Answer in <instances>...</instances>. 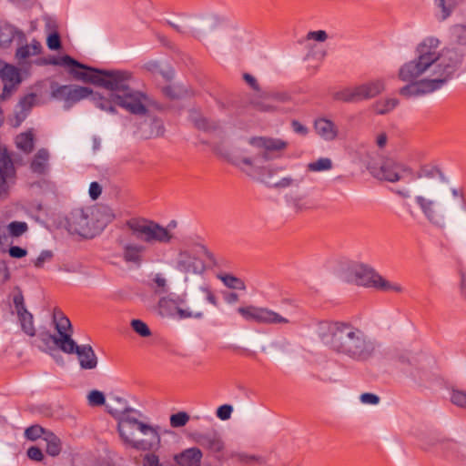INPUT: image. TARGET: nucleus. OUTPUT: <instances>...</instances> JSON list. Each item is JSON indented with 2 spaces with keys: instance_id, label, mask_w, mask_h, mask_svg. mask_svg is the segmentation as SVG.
Segmentation results:
<instances>
[{
  "instance_id": "nucleus-6",
  "label": "nucleus",
  "mask_w": 466,
  "mask_h": 466,
  "mask_svg": "<svg viewBox=\"0 0 466 466\" xmlns=\"http://www.w3.org/2000/svg\"><path fill=\"white\" fill-rule=\"evenodd\" d=\"M215 264V258L207 247L194 241L180 245L171 259V266L186 276L202 275Z\"/></svg>"
},
{
  "instance_id": "nucleus-50",
  "label": "nucleus",
  "mask_w": 466,
  "mask_h": 466,
  "mask_svg": "<svg viewBox=\"0 0 466 466\" xmlns=\"http://www.w3.org/2000/svg\"><path fill=\"white\" fill-rule=\"evenodd\" d=\"M360 401L364 404L376 405L380 401V398L373 393H363L360 395Z\"/></svg>"
},
{
  "instance_id": "nucleus-36",
  "label": "nucleus",
  "mask_w": 466,
  "mask_h": 466,
  "mask_svg": "<svg viewBox=\"0 0 466 466\" xmlns=\"http://www.w3.org/2000/svg\"><path fill=\"white\" fill-rule=\"evenodd\" d=\"M398 100L395 98H387L376 102L374 108L378 114H386L396 107Z\"/></svg>"
},
{
  "instance_id": "nucleus-19",
  "label": "nucleus",
  "mask_w": 466,
  "mask_h": 466,
  "mask_svg": "<svg viewBox=\"0 0 466 466\" xmlns=\"http://www.w3.org/2000/svg\"><path fill=\"white\" fill-rule=\"evenodd\" d=\"M73 350L68 354L76 353L80 364L84 370H93L97 366V358L90 345L78 346L74 341Z\"/></svg>"
},
{
  "instance_id": "nucleus-20",
  "label": "nucleus",
  "mask_w": 466,
  "mask_h": 466,
  "mask_svg": "<svg viewBox=\"0 0 466 466\" xmlns=\"http://www.w3.org/2000/svg\"><path fill=\"white\" fill-rule=\"evenodd\" d=\"M50 152L46 148H40L30 160L29 167L32 173L45 176L49 171Z\"/></svg>"
},
{
  "instance_id": "nucleus-26",
  "label": "nucleus",
  "mask_w": 466,
  "mask_h": 466,
  "mask_svg": "<svg viewBox=\"0 0 466 466\" xmlns=\"http://www.w3.org/2000/svg\"><path fill=\"white\" fill-rule=\"evenodd\" d=\"M229 459L241 465H261L264 463L262 457L246 452L230 451L228 460Z\"/></svg>"
},
{
  "instance_id": "nucleus-15",
  "label": "nucleus",
  "mask_w": 466,
  "mask_h": 466,
  "mask_svg": "<svg viewBox=\"0 0 466 466\" xmlns=\"http://www.w3.org/2000/svg\"><path fill=\"white\" fill-rule=\"evenodd\" d=\"M238 312L248 321H255L260 324H288L289 320L279 313L266 308L258 306L239 307Z\"/></svg>"
},
{
  "instance_id": "nucleus-23",
  "label": "nucleus",
  "mask_w": 466,
  "mask_h": 466,
  "mask_svg": "<svg viewBox=\"0 0 466 466\" xmlns=\"http://www.w3.org/2000/svg\"><path fill=\"white\" fill-rule=\"evenodd\" d=\"M202 456L198 448H189L176 455L175 461L180 466H200Z\"/></svg>"
},
{
  "instance_id": "nucleus-43",
  "label": "nucleus",
  "mask_w": 466,
  "mask_h": 466,
  "mask_svg": "<svg viewBox=\"0 0 466 466\" xmlns=\"http://www.w3.org/2000/svg\"><path fill=\"white\" fill-rule=\"evenodd\" d=\"M450 399L454 405L466 408V391L453 389L451 391Z\"/></svg>"
},
{
  "instance_id": "nucleus-9",
  "label": "nucleus",
  "mask_w": 466,
  "mask_h": 466,
  "mask_svg": "<svg viewBox=\"0 0 466 466\" xmlns=\"http://www.w3.org/2000/svg\"><path fill=\"white\" fill-rule=\"evenodd\" d=\"M118 74L125 75L122 81V86L116 88H106L111 91L110 101H100L97 106L106 111H114L112 103L117 105L128 112L137 115L145 114L147 104V97L140 92L132 90L129 86L131 74L127 71H116Z\"/></svg>"
},
{
  "instance_id": "nucleus-41",
  "label": "nucleus",
  "mask_w": 466,
  "mask_h": 466,
  "mask_svg": "<svg viewBox=\"0 0 466 466\" xmlns=\"http://www.w3.org/2000/svg\"><path fill=\"white\" fill-rule=\"evenodd\" d=\"M47 432L48 431H46L41 426L33 425L25 430V436L30 441H35L42 436L44 438Z\"/></svg>"
},
{
  "instance_id": "nucleus-30",
  "label": "nucleus",
  "mask_w": 466,
  "mask_h": 466,
  "mask_svg": "<svg viewBox=\"0 0 466 466\" xmlns=\"http://www.w3.org/2000/svg\"><path fill=\"white\" fill-rule=\"evenodd\" d=\"M35 101L36 96L34 94H29L20 100L18 105L20 111L16 113L17 124H20L25 118L27 112L35 105Z\"/></svg>"
},
{
  "instance_id": "nucleus-44",
  "label": "nucleus",
  "mask_w": 466,
  "mask_h": 466,
  "mask_svg": "<svg viewBox=\"0 0 466 466\" xmlns=\"http://www.w3.org/2000/svg\"><path fill=\"white\" fill-rule=\"evenodd\" d=\"M153 282L155 283V291L157 293H164L168 289L167 280L161 273H157L155 275L153 279Z\"/></svg>"
},
{
  "instance_id": "nucleus-22",
  "label": "nucleus",
  "mask_w": 466,
  "mask_h": 466,
  "mask_svg": "<svg viewBox=\"0 0 466 466\" xmlns=\"http://www.w3.org/2000/svg\"><path fill=\"white\" fill-rule=\"evenodd\" d=\"M57 93L67 101L77 102L89 96L92 94V90L86 86H63L57 90Z\"/></svg>"
},
{
  "instance_id": "nucleus-58",
  "label": "nucleus",
  "mask_w": 466,
  "mask_h": 466,
  "mask_svg": "<svg viewBox=\"0 0 466 466\" xmlns=\"http://www.w3.org/2000/svg\"><path fill=\"white\" fill-rule=\"evenodd\" d=\"M388 141V137L385 133H380L376 137V144L379 147L382 148L386 146Z\"/></svg>"
},
{
  "instance_id": "nucleus-16",
  "label": "nucleus",
  "mask_w": 466,
  "mask_h": 466,
  "mask_svg": "<svg viewBox=\"0 0 466 466\" xmlns=\"http://www.w3.org/2000/svg\"><path fill=\"white\" fill-rule=\"evenodd\" d=\"M198 444L213 453L219 461H228V453L222 437L217 432H207L198 436Z\"/></svg>"
},
{
  "instance_id": "nucleus-49",
  "label": "nucleus",
  "mask_w": 466,
  "mask_h": 466,
  "mask_svg": "<svg viewBox=\"0 0 466 466\" xmlns=\"http://www.w3.org/2000/svg\"><path fill=\"white\" fill-rule=\"evenodd\" d=\"M8 253L10 257L15 258H21L27 255L26 249L20 248L18 246H12L9 248Z\"/></svg>"
},
{
  "instance_id": "nucleus-52",
  "label": "nucleus",
  "mask_w": 466,
  "mask_h": 466,
  "mask_svg": "<svg viewBox=\"0 0 466 466\" xmlns=\"http://www.w3.org/2000/svg\"><path fill=\"white\" fill-rule=\"evenodd\" d=\"M27 456L35 461H41L44 458L42 451L37 447H31L27 450Z\"/></svg>"
},
{
  "instance_id": "nucleus-56",
  "label": "nucleus",
  "mask_w": 466,
  "mask_h": 466,
  "mask_svg": "<svg viewBox=\"0 0 466 466\" xmlns=\"http://www.w3.org/2000/svg\"><path fill=\"white\" fill-rule=\"evenodd\" d=\"M9 279V272L6 266L0 260V282H5Z\"/></svg>"
},
{
  "instance_id": "nucleus-17",
  "label": "nucleus",
  "mask_w": 466,
  "mask_h": 466,
  "mask_svg": "<svg viewBox=\"0 0 466 466\" xmlns=\"http://www.w3.org/2000/svg\"><path fill=\"white\" fill-rule=\"evenodd\" d=\"M14 310L16 312L22 329L28 336L35 335L33 315L25 309V299L21 290L16 289L13 293Z\"/></svg>"
},
{
  "instance_id": "nucleus-32",
  "label": "nucleus",
  "mask_w": 466,
  "mask_h": 466,
  "mask_svg": "<svg viewBox=\"0 0 466 466\" xmlns=\"http://www.w3.org/2000/svg\"><path fill=\"white\" fill-rule=\"evenodd\" d=\"M434 5L439 10L440 18L445 20L452 14L457 3L456 0H434Z\"/></svg>"
},
{
  "instance_id": "nucleus-59",
  "label": "nucleus",
  "mask_w": 466,
  "mask_h": 466,
  "mask_svg": "<svg viewBox=\"0 0 466 466\" xmlns=\"http://www.w3.org/2000/svg\"><path fill=\"white\" fill-rule=\"evenodd\" d=\"M443 186V183L441 179L433 183L432 185H430L428 187V189L434 194L441 193L442 191L441 187Z\"/></svg>"
},
{
  "instance_id": "nucleus-7",
  "label": "nucleus",
  "mask_w": 466,
  "mask_h": 466,
  "mask_svg": "<svg viewBox=\"0 0 466 466\" xmlns=\"http://www.w3.org/2000/svg\"><path fill=\"white\" fill-rule=\"evenodd\" d=\"M51 63L67 68L68 73L76 80L91 83L105 88L122 86L121 83L123 77H125V75L118 74L116 71H103L86 66L67 55L55 58Z\"/></svg>"
},
{
  "instance_id": "nucleus-24",
  "label": "nucleus",
  "mask_w": 466,
  "mask_h": 466,
  "mask_svg": "<svg viewBox=\"0 0 466 466\" xmlns=\"http://www.w3.org/2000/svg\"><path fill=\"white\" fill-rule=\"evenodd\" d=\"M147 248L143 244L127 243L123 248V258L127 262L139 264L143 260Z\"/></svg>"
},
{
  "instance_id": "nucleus-48",
  "label": "nucleus",
  "mask_w": 466,
  "mask_h": 466,
  "mask_svg": "<svg viewBox=\"0 0 466 466\" xmlns=\"http://www.w3.org/2000/svg\"><path fill=\"white\" fill-rule=\"evenodd\" d=\"M232 411L233 408L231 405L224 404L218 408L216 414L220 420H227L230 418Z\"/></svg>"
},
{
  "instance_id": "nucleus-25",
  "label": "nucleus",
  "mask_w": 466,
  "mask_h": 466,
  "mask_svg": "<svg viewBox=\"0 0 466 466\" xmlns=\"http://www.w3.org/2000/svg\"><path fill=\"white\" fill-rule=\"evenodd\" d=\"M360 94L361 100L369 99L380 94L384 88V81L382 79H376L365 84L360 85Z\"/></svg>"
},
{
  "instance_id": "nucleus-38",
  "label": "nucleus",
  "mask_w": 466,
  "mask_h": 466,
  "mask_svg": "<svg viewBox=\"0 0 466 466\" xmlns=\"http://www.w3.org/2000/svg\"><path fill=\"white\" fill-rule=\"evenodd\" d=\"M27 229V224L22 221H13L7 226L9 235L15 238L22 236Z\"/></svg>"
},
{
  "instance_id": "nucleus-11",
  "label": "nucleus",
  "mask_w": 466,
  "mask_h": 466,
  "mask_svg": "<svg viewBox=\"0 0 466 466\" xmlns=\"http://www.w3.org/2000/svg\"><path fill=\"white\" fill-rule=\"evenodd\" d=\"M347 279L356 285L373 288L382 292L399 294L404 291L400 283L383 278L371 267L362 263H354L350 266Z\"/></svg>"
},
{
  "instance_id": "nucleus-8",
  "label": "nucleus",
  "mask_w": 466,
  "mask_h": 466,
  "mask_svg": "<svg viewBox=\"0 0 466 466\" xmlns=\"http://www.w3.org/2000/svg\"><path fill=\"white\" fill-rule=\"evenodd\" d=\"M118 74L125 75L122 81V86L116 88H106L111 91L110 101H100L97 106L106 111H114L112 103L117 105L128 112L137 115L145 114L147 104V97L140 92L132 90L129 86L131 74L127 71H116Z\"/></svg>"
},
{
  "instance_id": "nucleus-42",
  "label": "nucleus",
  "mask_w": 466,
  "mask_h": 466,
  "mask_svg": "<svg viewBox=\"0 0 466 466\" xmlns=\"http://www.w3.org/2000/svg\"><path fill=\"white\" fill-rule=\"evenodd\" d=\"M131 327L133 330L141 337L146 338L151 335L148 326L140 319H133L131 321Z\"/></svg>"
},
{
  "instance_id": "nucleus-39",
  "label": "nucleus",
  "mask_w": 466,
  "mask_h": 466,
  "mask_svg": "<svg viewBox=\"0 0 466 466\" xmlns=\"http://www.w3.org/2000/svg\"><path fill=\"white\" fill-rule=\"evenodd\" d=\"M87 402L92 407L102 406L105 404L106 398L102 391L97 390H91L87 396Z\"/></svg>"
},
{
  "instance_id": "nucleus-60",
  "label": "nucleus",
  "mask_w": 466,
  "mask_h": 466,
  "mask_svg": "<svg viewBox=\"0 0 466 466\" xmlns=\"http://www.w3.org/2000/svg\"><path fill=\"white\" fill-rule=\"evenodd\" d=\"M225 300L228 304H234L238 301V295L236 293H229L225 296Z\"/></svg>"
},
{
  "instance_id": "nucleus-3",
  "label": "nucleus",
  "mask_w": 466,
  "mask_h": 466,
  "mask_svg": "<svg viewBox=\"0 0 466 466\" xmlns=\"http://www.w3.org/2000/svg\"><path fill=\"white\" fill-rule=\"evenodd\" d=\"M288 142L273 137H254L243 141L232 163L252 177L264 175L263 162L268 160L269 154L287 148Z\"/></svg>"
},
{
  "instance_id": "nucleus-53",
  "label": "nucleus",
  "mask_w": 466,
  "mask_h": 466,
  "mask_svg": "<svg viewBox=\"0 0 466 466\" xmlns=\"http://www.w3.org/2000/svg\"><path fill=\"white\" fill-rule=\"evenodd\" d=\"M102 192L101 186L97 182H92L89 187V196L92 199H96Z\"/></svg>"
},
{
  "instance_id": "nucleus-45",
  "label": "nucleus",
  "mask_w": 466,
  "mask_h": 466,
  "mask_svg": "<svg viewBox=\"0 0 466 466\" xmlns=\"http://www.w3.org/2000/svg\"><path fill=\"white\" fill-rule=\"evenodd\" d=\"M46 46L50 50H59L61 48V39L57 32H52L46 38Z\"/></svg>"
},
{
  "instance_id": "nucleus-4",
  "label": "nucleus",
  "mask_w": 466,
  "mask_h": 466,
  "mask_svg": "<svg viewBox=\"0 0 466 466\" xmlns=\"http://www.w3.org/2000/svg\"><path fill=\"white\" fill-rule=\"evenodd\" d=\"M117 431L124 444L137 451H153L160 446L158 427L138 420L132 411L114 414Z\"/></svg>"
},
{
  "instance_id": "nucleus-55",
  "label": "nucleus",
  "mask_w": 466,
  "mask_h": 466,
  "mask_svg": "<svg viewBox=\"0 0 466 466\" xmlns=\"http://www.w3.org/2000/svg\"><path fill=\"white\" fill-rule=\"evenodd\" d=\"M291 126H292L294 132H296L297 134H299L301 136H306L309 132L308 128L297 120H293L291 122Z\"/></svg>"
},
{
  "instance_id": "nucleus-13",
  "label": "nucleus",
  "mask_w": 466,
  "mask_h": 466,
  "mask_svg": "<svg viewBox=\"0 0 466 466\" xmlns=\"http://www.w3.org/2000/svg\"><path fill=\"white\" fill-rule=\"evenodd\" d=\"M370 173L374 177L390 183H408L414 179V170L407 164L393 158H386L379 167H371Z\"/></svg>"
},
{
  "instance_id": "nucleus-29",
  "label": "nucleus",
  "mask_w": 466,
  "mask_h": 466,
  "mask_svg": "<svg viewBox=\"0 0 466 466\" xmlns=\"http://www.w3.org/2000/svg\"><path fill=\"white\" fill-rule=\"evenodd\" d=\"M0 76L5 84H8L10 86L14 87L16 84L20 83L19 72L13 66L5 65L1 69Z\"/></svg>"
},
{
  "instance_id": "nucleus-12",
  "label": "nucleus",
  "mask_w": 466,
  "mask_h": 466,
  "mask_svg": "<svg viewBox=\"0 0 466 466\" xmlns=\"http://www.w3.org/2000/svg\"><path fill=\"white\" fill-rule=\"evenodd\" d=\"M125 228L131 237L149 245L167 244L173 238L172 233L167 228L140 217L127 219Z\"/></svg>"
},
{
  "instance_id": "nucleus-21",
  "label": "nucleus",
  "mask_w": 466,
  "mask_h": 466,
  "mask_svg": "<svg viewBox=\"0 0 466 466\" xmlns=\"http://www.w3.org/2000/svg\"><path fill=\"white\" fill-rule=\"evenodd\" d=\"M314 129L324 140L332 141L338 137L339 129L331 120L320 117L315 120Z\"/></svg>"
},
{
  "instance_id": "nucleus-64",
  "label": "nucleus",
  "mask_w": 466,
  "mask_h": 466,
  "mask_svg": "<svg viewBox=\"0 0 466 466\" xmlns=\"http://www.w3.org/2000/svg\"><path fill=\"white\" fill-rule=\"evenodd\" d=\"M461 290H462L463 295L466 298V278L465 277H462V279H461Z\"/></svg>"
},
{
  "instance_id": "nucleus-28",
  "label": "nucleus",
  "mask_w": 466,
  "mask_h": 466,
  "mask_svg": "<svg viewBox=\"0 0 466 466\" xmlns=\"http://www.w3.org/2000/svg\"><path fill=\"white\" fill-rule=\"evenodd\" d=\"M16 147L25 153H30L35 147V134L32 130L21 133L15 137Z\"/></svg>"
},
{
  "instance_id": "nucleus-14",
  "label": "nucleus",
  "mask_w": 466,
  "mask_h": 466,
  "mask_svg": "<svg viewBox=\"0 0 466 466\" xmlns=\"http://www.w3.org/2000/svg\"><path fill=\"white\" fill-rule=\"evenodd\" d=\"M158 308L162 316L177 319H201L204 315L201 310H191L187 307L185 298L174 293L160 299Z\"/></svg>"
},
{
  "instance_id": "nucleus-54",
  "label": "nucleus",
  "mask_w": 466,
  "mask_h": 466,
  "mask_svg": "<svg viewBox=\"0 0 466 466\" xmlns=\"http://www.w3.org/2000/svg\"><path fill=\"white\" fill-rule=\"evenodd\" d=\"M200 290L206 295L207 300L214 306L218 305V299L213 291L208 287H201Z\"/></svg>"
},
{
  "instance_id": "nucleus-47",
  "label": "nucleus",
  "mask_w": 466,
  "mask_h": 466,
  "mask_svg": "<svg viewBox=\"0 0 466 466\" xmlns=\"http://www.w3.org/2000/svg\"><path fill=\"white\" fill-rule=\"evenodd\" d=\"M53 253L50 250H44L40 253V255L34 261V266L35 268H43L46 262H48L52 259Z\"/></svg>"
},
{
  "instance_id": "nucleus-40",
  "label": "nucleus",
  "mask_w": 466,
  "mask_h": 466,
  "mask_svg": "<svg viewBox=\"0 0 466 466\" xmlns=\"http://www.w3.org/2000/svg\"><path fill=\"white\" fill-rule=\"evenodd\" d=\"M189 421V415L185 411H179L170 416V425L173 428L185 426Z\"/></svg>"
},
{
  "instance_id": "nucleus-51",
  "label": "nucleus",
  "mask_w": 466,
  "mask_h": 466,
  "mask_svg": "<svg viewBox=\"0 0 466 466\" xmlns=\"http://www.w3.org/2000/svg\"><path fill=\"white\" fill-rule=\"evenodd\" d=\"M143 466H160L158 457L154 453H147L143 458Z\"/></svg>"
},
{
  "instance_id": "nucleus-46",
  "label": "nucleus",
  "mask_w": 466,
  "mask_h": 466,
  "mask_svg": "<svg viewBox=\"0 0 466 466\" xmlns=\"http://www.w3.org/2000/svg\"><path fill=\"white\" fill-rule=\"evenodd\" d=\"M329 38L325 30L309 31L306 35L307 41L325 42Z\"/></svg>"
},
{
  "instance_id": "nucleus-37",
  "label": "nucleus",
  "mask_w": 466,
  "mask_h": 466,
  "mask_svg": "<svg viewBox=\"0 0 466 466\" xmlns=\"http://www.w3.org/2000/svg\"><path fill=\"white\" fill-rule=\"evenodd\" d=\"M451 34L454 41L461 46L466 45V24H458L453 25Z\"/></svg>"
},
{
  "instance_id": "nucleus-18",
  "label": "nucleus",
  "mask_w": 466,
  "mask_h": 466,
  "mask_svg": "<svg viewBox=\"0 0 466 466\" xmlns=\"http://www.w3.org/2000/svg\"><path fill=\"white\" fill-rule=\"evenodd\" d=\"M415 203L420 209L423 216L432 224L441 225L444 216L441 211L440 204L434 198L424 195H418L414 198Z\"/></svg>"
},
{
  "instance_id": "nucleus-10",
  "label": "nucleus",
  "mask_w": 466,
  "mask_h": 466,
  "mask_svg": "<svg viewBox=\"0 0 466 466\" xmlns=\"http://www.w3.org/2000/svg\"><path fill=\"white\" fill-rule=\"evenodd\" d=\"M52 322L57 335L41 332L35 340L37 347L46 352H51L56 348L65 353L71 352L74 349V339H72V325L69 319L60 309L55 308L52 313Z\"/></svg>"
},
{
  "instance_id": "nucleus-1",
  "label": "nucleus",
  "mask_w": 466,
  "mask_h": 466,
  "mask_svg": "<svg viewBox=\"0 0 466 466\" xmlns=\"http://www.w3.org/2000/svg\"><path fill=\"white\" fill-rule=\"evenodd\" d=\"M438 37L426 36L415 47V58L403 64L398 76L409 84L400 95L410 98L434 92L442 87L455 74L463 55L454 48L441 49Z\"/></svg>"
},
{
  "instance_id": "nucleus-62",
  "label": "nucleus",
  "mask_w": 466,
  "mask_h": 466,
  "mask_svg": "<svg viewBox=\"0 0 466 466\" xmlns=\"http://www.w3.org/2000/svg\"><path fill=\"white\" fill-rule=\"evenodd\" d=\"M244 78L247 81V83L249 84L254 89H258V84L254 76L246 74L244 76Z\"/></svg>"
},
{
  "instance_id": "nucleus-63",
  "label": "nucleus",
  "mask_w": 466,
  "mask_h": 466,
  "mask_svg": "<svg viewBox=\"0 0 466 466\" xmlns=\"http://www.w3.org/2000/svg\"><path fill=\"white\" fill-rule=\"evenodd\" d=\"M293 184V179L289 177L282 178L277 185L279 187H289Z\"/></svg>"
},
{
  "instance_id": "nucleus-35",
  "label": "nucleus",
  "mask_w": 466,
  "mask_h": 466,
  "mask_svg": "<svg viewBox=\"0 0 466 466\" xmlns=\"http://www.w3.org/2000/svg\"><path fill=\"white\" fill-rule=\"evenodd\" d=\"M332 168V161L329 157H320L307 165V170L310 172L328 171Z\"/></svg>"
},
{
  "instance_id": "nucleus-61",
  "label": "nucleus",
  "mask_w": 466,
  "mask_h": 466,
  "mask_svg": "<svg viewBox=\"0 0 466 466\" xmlns=\"http://www.w3.org/2000/svg\"><path fill=\"white\" fill-rule=\"evenodd\" d=\"M13 86H8V84H5L3 93L0 95V101H4L11 93Z\"/></svg>"
},
{
  "instance_id": "nucleus-31",
  "label": "nucleus",
  "mask_w": 466,
  "mask_h": 466,
  "mask_svg": "<svg viewBox=\"0 0 466 466\" xmlns=\"http://www.w3.org/2000/svg\"><path fill=\"white\" fill-rule=\"evenodd\" d=\"M42 46L40 42L33 40L29 45L21 46L16 51V56L19 59H25L31 56H36L40 54Z\"/></svg>"
},
{
  "instance_id": "nucleus-33",
  "label": "nucleus",
  "mask_w": 466,
  "mask_h": 466,
  "mask_svg": "<svg viewBox=\"0 0 466 466\" xmlns=\"http://www.w3.org/2000/svg\"><path fill=\"white\" fill-rule=\"evenodd\" d=\"M44 440L46 442V452L50 456H57L61 451L60 439L52 432L46 433Z\"/></svg>"
},
{
  "instance_id": "nucleus-57",
  "label": "nucleus",
  "mask_w": 466,
  "mask_h": 466,
  "mask_svg": "<svg viewBox=\"0 0 466 466\" xmlns=\"http://www.w3.org/2000/svg\"><path fill=\"white\" fill-rule=\"evenodd\" d=\"M270 97H265L264 98V101L260 102V103H258L257 104V106L258 109L262 110V111H270V110H273L275 108L274 106L268 104L267 102V100H269Z\"/></svg>"
},
{
  "instance_id": "nucleus-27",
  "label": "nucleus",
  "mask_w": 466,
  "mask_h": 466,
  "mask_svg": "<svg viewBox=\"0 0 466 466\" xmlns=\"http://www.w3.org/2000/svg\"><path fill=\"white\" fill-rule=\"evenodd\" d=\"M333 97L343 102H356L361 100L359 86L341 88L334 93Z\"/></svg>"
},
{
  "instance_id": "nucleus-5",
  "label": "nucleus",
  "mask_w": 466,
  "mask_h": 466,
  "mask_svg": "<svg viewBox=\"0 0 466 466\" xmlns=\"http://www.w3.org/2000/svg\"><path fill=\"white\" fill-rule=\"evenodd\" d=\"M116 218L112 208L93 206L74 210L68 218V230L86 238L98 235Z\"/></svg>"
},
{
  "instance_id": "nucleus-34",
  "label": "nucleus",
  "mask_w": 466,
  "mask_h": 466,
  "mask_svg": "<svg viewBox=\"0 0 466 466\" xmlns=\"http://www.w3.org/2000/svg\"><path fill=\"white\" fill-rule=\"evenodd\" d=\"M218 278L223 282V284L228 289H238V290H245L246 285L245 282L231 274H219Z\"/></svg>"
},
{
  "instance_id": "nucleus-2",
  "label": "nucleus",
  "mask_w": 466,
  "mask_h": 466,
  "mask_svg": "<svg viewBox=\"0 0 466 466\" xmlns=\"http://www.w3.org/2000/svg\"><path fill=\"white\" fill-rule=\"evenodd\" d=\"M318 334L329 350L352 360H367L377 350L376 341L350 322H322L319 326Z\"/></svg>"
}]
</instances>
